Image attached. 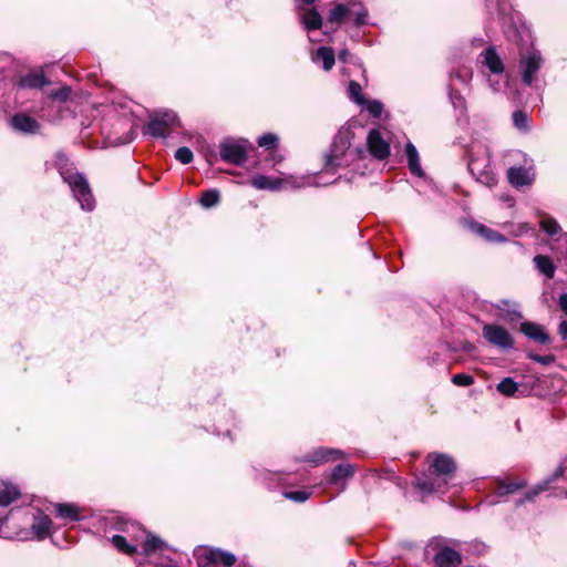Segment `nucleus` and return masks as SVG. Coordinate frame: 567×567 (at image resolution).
Masks as SVG:
<instances>
[{"label": "nucleus", "mask_w": 567, "mask_h": 567, "mask_svg": "<svg viewBox=\"0 0 567 567\" xmlns=\"http://www.w3.org/2000/svg\"><path fill=\"white\" fill-rule=\"evenodd\" d=\"M433 559L436 567H457L462 561L460 553L450 547L440 548Z\"/></svg>", "instance_id": "obj_18"}, {"label": "nucleus", "mask_w": 567, "mask_h": 567, "mask_svg": "<svg viewBox=\"0 0 567 567\" xmlns=\"http://www.w3.org/2000/svg\"><path fill=\"white\" fill-rule=\"evenodd\" d=\"M10 511L8 512V519H4L2 522V527H1V530H0V536H3V537H16V533H17V529H18V525H24L25 524V519L24 518H19V519H11L10 517Z\"/></svg>", "instance_id": "obj_31"}, {"label": "nucleus", "mask_w": 567, "mask_h": 567, "mask_svg": "<svg viewBox=\"0 0 567 567\" xmlns=\"http://www.w3.org/2000/svg\"><path fill=\"white\" fill-rule=\"evenodd\" d=\"M296 2H297V3H299V2H303L305 4L310 6V4H312V3L315 2V0H296Z\"/></svg>", "instance_id": "obj_54"}, {"label": "nucleus", "mask_w": 567, "mask_h": 567, "mask_svg": "<svg viewBox=\"0 0 567 567\" xmlns=\"http://www.w3.org/2000/svg\"><path fill=\"white\" fill-rule=\"evenodd\" d=\"M353 138L354 133L350 126L341 127L338 131L332 142L330 153L327 155V169L346 167L358 158V152L351 148V142Z\"/></svg>", "instance_id": "obj_3"}, {"label": "nucleus", "mask_w": 567, "mask_h": 567, "mask_svg": "<svg viewBox=\"0 0 567 567\" xmlns=\"http://www.w3.org/2000/svg\"><path fill=\"white\" fill-rule=\"evenodd\" d=\"M116 528L125 533L128 539L137 545L143 542V553L146 557H151L157 550H163L166 545L157 536L148 534L138 524L126 522L123 518L118 519Z\"/></svg>", "instance_id": "obj_4"}, {"label": "nucleus", "mask_w": 567, "mask_h": 567, "mask_svg": "<svg viewBox=\"0 0 567 567\" xmlns=\"http://www.w3.org/2000/svg\"><path fill=\"white\" fill-rule=\"evenodd\" d=\"M113 545L122 553L132 555L136 551V544L128 543V537L122 535H114L112 537Z\"/></svg>", "instance_id": "obj_33"}, {"label": "nucleus", "mask_w": 567, "mask_h": 567, "mask_svg": "<svg viewBox=\"0 0 567 567\" xmlns=\"http://www.w3.org/2000/svg\"><path fill=\"white\" fill-rule=\"evenodd\" d=\"M365 109L367 111L370 113V115H372L373 117H380L382 115V112H383V104L378 101V100H373V101H365Z\"/></svg>", "instance_id": "obj_40"}, {"label": "nucleus", "mask_w": 567, "mask_h": 567, "mask_svg": "<svg viewBox=\"0 0 567 567\" xmlns=\"http://www.w3.org/2000/svg\"><path fill=\"white\" fill-rule=\"evenodd\" d=\"M566 497H567V491H566Z\"/></svg>", "instance_id": "obj_55"}, {"label": "nucleus", "mask_w": 567, "mask_h": 567, "mask_svg": "<svg viewBox=\"0 0 567 567\" xmlns=\"http://www.w3.org/2000/svg\"><path fill=\"white\" fill-rule=\"evenodd\" d=\"M513 121H514V125L518 128V130H525L527 128V125H528V117L527 115L522 112V111H516L514 112L513 114Z\"/></svg>", "instance_id": "obj_42"}, {"label": "nucleus", "mask_w": 567, "mask_h": 567, "mask_svg": "<svg viewBox=\"0 0 567 567\" xmlns=\"http://www.w3.org/2000/svg\"><path fill=\"white\" fill-rule=\"evenodd\" d=\"M543 63L542 55L538 51H532L520 58V68L523 72V81L530 85Z\"/></svg>", "instance_id": "obj_13"}, {"label": "nucleus", "mask_w": 567, "mask_h": 567, "mask_svg": "<svg viewBox=\"0 0 567 567\" xmlns=\"http://www.w3.org/2000/svg\"><path fill=\"white\" fill-rule=\"evenodd\" d=\"M554 483L551 481V477L544 481L542 484H538L536 487H534L532 491L527 492L525 496L517 501L516 505L520 506L525 502H532L539 493L546 491L549 486V484Z\"/></svg>", "instance_id": "obj_35"}, {"label": "nucleus", "mask_w": 567, "mask_h": 567, "mask_svg": "<svg viewBox=\"0 0 567 567\" xmlns=\"http://www.w3.org/2000/svg\"><path fill=\"white\" fill-rule=\"evenodd\" d=\"M47 84H49V81L43 72H31L21 76L18 82L21 89H41Z\"/></svg>", "instance_id": "obj_22"}, {"label": "nucleus", "mask_w": 567, "mask_h": 567, "mask_svg": "<svg viewBox=\"0 0 567 567\" xmlns=\"http://www.w3.org/2000/svg\"><path fill=\"white\" fill-rule=\"evenodd\" d=\"M11 519L24 518V525H18L16 538L20 540H42L51 535L52 520L40 509L33 507L10 509Z\"/></svg>", "instance_id": "obj_1"}, {"label": "nucleus", "mask_w": 567, "mask_h": 567, "mask_svg": "<svg viewBox=\"0 0 567 567\" xmlns=\"http://www.w3.org/2000/svg\"><path fill=\"white\" fill-rule=\"evenodd\" d=\"M558 305L561 311L567 316V292L559 296Z\"/></svg>", "instance_id": "obj_47"}, {"label": "nucleus", "mask_w": 567, "mask_h": 567, "mask_svg": "<svg viewBox=\"0 0 567 567\" xmlns=\"http://www.w3.org/2000/svg\"><path fill=\"white\" fill-rule=\"evenodd\" d=\"M220 199L219 192L216 189H209L203 193L200 198V204L206 207L210 208L218 204Z\"/></svg>", "instance_id": "obj_36"}, {"label": "nucleus", "mask_w": 567, "mask_h": 567, "mask_svg": "<svg viewBox=\"0 0 567 567\" xmlns=\"http://www.w3.org/2000/svg\"><path fill=\"white\" fill-rule=\"evenodd\" d=\"M56 165L63 181L70 186L74 198L80 203L82 209L91 212L94 209L95 202L86 178L74 167L68 164V158L56 155Z\"/></svg>", "instance_id": "obj_2"}, {"label": "nucleus", "mask_w": 567, "mask_h": 567, "mask_svg": "<svg viewBox=\"0 0 567 567\" xmlns=\"http://www.w3.org/2000/svg\"><path fill=\"white\" fill-rule=\"evenodd\" d=\"M535 268L546 277V279H551L556 272V266L553 260L545 255H536L533 259Z\"/></svg>", "instance_id": "obj_26"}, {"label": "nucleus", "mask_w": 567, "mask_h": 567, "mask_svg": "<svg viewBox=\"0 0 567 567\" xmlns=\"http://www.w3.org/2000/svg\"><path fill=\"white\" fill-rule=\"evenodd\" d=\"M251 185L257 189H270V190H279L281 188H288V187H300L301 184H297V182L291 177L286 178H275L271 179L268 176L265 175H258L251 178L250 181Z\"/></svg>", "instance_id": "obj_12"}, {"label": "nucleus", "mask_w": 567, "mask_h": 567, "mask_svg": "<svg viewBox=\"0 0 567 567\" xmlns=\"http://www.w3.org/2000/svg\"><path fill=\"white\" fill-rule=\"evenodd\" d=\"M285 497L295 502H305L309 498V493L305 491L286 492Z\"/></svg>", "instance_id": "obj_45"}, {"label": "nucleus", "mask_w": 567, "mask_h": 567, "mask_svg": "<svg viewBox=\"0 0 567 567\" xmlns=\"http://www.w3.org/2000/svg\"><path fill=\"white\" fill-rule=\"evenodd\" d=\"M497 391L505 396H517L523 394L520 385L512 378L503 379L496 386Z\"/></svg>", "instance_id": "obj_29"}, {"label": "nucleus", "mask_w": 567, "mask_h": 567, "mask_svg": "<svg viewBox=\"0 0 567 567\" xmlns=\"http://www.w3.org/2000/svg\"><path fill=\"white\" fill-rule=\"evenodd\" d=\"M529 229H530V227H529V225H528V224H522V225L519 226V230H518V233L516 234V236H519V235H522V234H524V233L528 231Z\"/></svg>", "instance_id": "obj_51"}, {"label": "nucleus", "mask_w": 567, "mask_h": 567, "mask_svg": "<svg viewBox=\"0 0 567 567\" xmlns=\"http://www.w3.org/2000/svg\"><path fill=\"white\" fill-rule=\"evenodd\" d=\"M452 382L458 386H468L473 384L474 378L470 374L458 373L452 378Z\"/></svg>", "instance_id": "obj_43"}, {"label": "nucleus", "mask_w": 567, "mask_h": 567, "mask_svg": "<svg viewBox=\"0 0 567 567\" xmlns=\"http://www.w3.org/2000/svg\"><path fill=\"white\" fill-rule=\"evenodd\" d=\"M199 564L203 566L223 565L231 567L236 563V556L218 548H202L197 551Z\"/></svg>", "instance_id": "obj_11"}, {"label": "nucleus", "mask_w": 567, "mask_h": 567, "mask_svg": "<svg viewBox=\"0 0 567 567\" xmlns=\"http://www.w3.org/2000/svg\"><path fill=\"white\" fill-rule=\"evenodd\" d=\"M246 141L226 140L220 144V157L231 164L240 165L247 158Z\"/></svg>", "instance_id": "obj_10"}, {"label": "nucleus", "mask_w": 567, "mask_h": 567, "mask_svg": "<svg viewBox=\"0 0 567 567\" xmlns=\"http://www.w3.org/2000/svg\"><path fill=\"white\" fill-rule=\"evenodd\" d=\"M138 567H147L146 564H138ZM155 567H174L173 565H156Z\"/></svg>", "instance_id": "obj_53"}, {"label": "nucleus", "mask_w": 567, "mask_h": 567, "mask_svg": "<svg viewBox=\"0 0 567 567\" xmlns=\"http://www.w3.org/2000/svg\"><path fill=\"white\" fill-rule=\"evenodd\" d=\"M535 174L533 167L513 166L507 171V179L514 187L529 186L534 182Z\"/></svg>", "instance_id": "obj_14"}, {"label": "nucleus", "mask_w": 567, "mask_h": 567, "mask_svg": "<svg viewBox=\"0 0 567 567\" xmlns=\"http://www.w3.org/2000/svg\"><path fill=\"white\" fill-rule=\"evenodd\" d=\"M344 454L340 450L320 447L315 450L309 457L305 458V461L315 464H320L328 461L339 460L342 458Z\"/></svg>", "instance_id": "obj_20"}, {"label": "nucleus", "mask_w": 567, "mask_h": 567, "mask_svg": "<svg viewBox=\"0 0 567 567\" xmlns=\"http://www.w3.org/2000/svg\"><path fill=\"white\" fill-rule=\"evenodd\" d=\"M429 460H432L431 465L434 468L437 476H444V478H436L435 481L419 480L417 486L422 492L432 493L439 491L442 485L446 484V476L451 475L456 466L452 457L446 454H430Z\"/></svg>", "instance_id": "obj_5"}, {"label": "nucleus", "mask_w": 567, "mask_h": 567, "mask_svg": "<svg viewBox=\"0 0 567 567\" xmlns=\"http://www.w3.org/2000/svg\"><path fill=\"white\" fill-rule=\"evenodd\" d=\"M566 471H567V457L556 468V471L551 475V481H554V482L557 481L559 477H561L565 474Z\"/></svg>", "instance_id": "obj_46"}, {"label": "nucleus", "mask_w": 567, "mask_h": 567, "mask_svg": "<svg viewBox=\"0 0 567 567\" xmlns=\"http://www.w3.org/2000/svg\"><path fill=\"white\" fill-rule=\"evenodd\" d=\"M554 483L551 481V477L544 481L542 484H538L536 487H534L532 491L527 492L525 496L517 501L516 505L520 506L525 502H532L539 493L546 491L549 486V484Z\"/></svg>", "instance_id": "obj_34"}, {"label": "nucleus", "mask_w": 567, "mask_h": 567, "mask_svg": "<svg viewBox=\"0 0 567 567\" xmlns=\"http://www.w3.org/2000/svg\"><path fill=\"white\" fill-rule=\"evenodd\" d=\"M369 152L378 159H384L390 154V145L383 140L380 132L372 130L367 137Z\"/></svg>", "instance_id": "obj_15"}, {"label": "nucleus", "mask_w": 567, "mask_h": 567, "mask_svg": "<svg viewBox=\"0 0 567 567\" xmlns=\"http://www.w3.org/2000/svg\"><path fill=\"white\" fill-rule=\"evenodd\" d=\"M178 117L172 111L157 113L148 123L146 133L154 137H166L178 126Z\"/></svg>", "instance_id": "obj_7"}, {"label": "nucleus", "mask_w": 567, "mask_h": 567, "mask_svg": "<svg viewBox=\"0 0 567 567\" xmlns=\"http://www.w3.org/2000/svg\"><path fill=\"white\" fill-rule=\"evenodd\" d=\"M494 307L498 311L497 317L506 322L512 323L522 318L519 307L514 301L502 299Z\"/></svg>", "instance_id": "obj_16"}, {"label": "nucleus", "mask_w": 567, "mask_h": 567, "mask_svg": "<svg viewBox=\"0 0 567 567\" xmlns=\"http://www.w3.org/2000/svg\"><path fill=\"white\" fill-rule=\"evenodd\" d=\"M10 124L13 130L24 134L37 133L40 127L37 120L23 113L13 115L10 120Z\"/></svg>", "instance_id": "obj_17"}, {"label": "nucleus", "mask_w": 567, "mask_h": 567, "mask_svg": "<svg viewBox=\"0 0 567 567\" xmlns=\"http://www.w3.org/2000/svg\"><path fill=\"white\" fill-rule=\"evenodd\" d=\"M470 227L475 234H477L478 236H481L488 243H505L506 241V238L502 234H499L498 231H496L492 228H488L485 225L480 224L477 221H472L470 224Z\"/></svg>", "instance_id": "obj_21"}, {"label": "nucleus", "mask_w": 567, "mask_h": 567, "mask_svg": "<svg viewBox=\"0 0 567 567\" xmlns=\"http://www.w3.org/2000/svg\"><path fill=\"white\" fill-rule=\"evenodd\" d=\"M349 95L352 101H354L359 105H364L365 100L362 95V89L361 85L355 82L351 81L349 84Z\"/></svg>", "instance_id": "obj_37"}, {"label": "nucleus", "mask_w": 567, "mask_h": 567, "mask_svg": "<svg viewBox=\"0 0 567 567\" xmlns=\"http://www.w3.org/2000/svg\"><path fill=\"white\" fill-rule=\"evenodd\" d=\"M525 486H526V482L523 480L516 481V482L498 481L496 493L498 496L513 494L516 491L524 488Z\"/></svg>", "instance_id": "obj_32"}, {"label": "nucleus", "mask_w": 567, "mask_h": 567, "mask_svg": "<svg viewBox=\"0 0 567 567\" xmlns=\"http://www.w3.org/2000/svg\"><path fill=\"white\" fill-rule=\"evenodd\" d=\"M405 154L408 157L409 168L415 176H422L423 171L420 165L419 153L412 143H408L405 146Z\"/></svg>", "instance_id": "obj_28"}, {"label": "nucleus", "mask_w": 567, "mask_h": 567, "mask_svg": "<svg viewBox=\"0 0 567 567\" xmlns=\"http://www.w3.org/2000/svg\"><path fill=\"white\" fill-rule=\"evenodd\" d=\"M257 143L260 147H264L267 150L274 148V147H276V145L278 143V137H277V135H275L272 133H267V134L259 136L257 140Z\"/></svg>", "instance_id": "obj_39"}, {"label": "nucleus", "mask_w": 567, "mask_h": 567, "mask_svg": "<svg viewBox=\"0 0 567 567\" xmlns=\"http://www.w3.org/2000/svg\"><path fill=\"white\" fill-rule=\"evenodd\" d=\"M491 86H492L494 92H498L501 90L499 86H498V83H496V82H492L491 81Z\"/></svg>", "instance_id": "obj_52"}, {"label": "nucleus", "mask_w": 567, "mask_h": 567, "mask_svg": "<svg viewBox=\"0 0 567 567\" xmlns=\"http://www.w3.org/2000/svg\"><path fill=\"white\" fill-rule=\"evenodd\" d=\"M520 331L527 338H529L540 344H545V343L549 342L548 333L545 331L544 327L538 323L530 322V321L522 322Z\"/></svg>", "instance_id": "obj_19"}, {"label": "nucleus", "mask_w": 567, "mask_h": 567, "mask_svg": "<svg viewBox=\"0 0 567 567\" xmlns=\"http://www.w3.org/2000/svg\"><path fill=\"white\" fill-rule=\"evenodd\" d=\"M558 333L564 341H567V320L559 323Z\"/></svg>", "instance_id": "obj_48"}, {"label": "nucleus", "mask_w": 567, "mask_h": 567, "mask_svg": "<svg viewBox=\"0 0 567 567\" xmlns=\"http://www.w3.org/2000/svg\"><path fill=\"white\" fill-rule=\"evenodd\" d=\"M300 21L307 31L318 30L322 27V17L313 8L301 13Z\"/></svg>", "instance_id": "obj_27"}, {"label": "nucleus", "mask_w": 567, "mask_h": 567, "mask_svg": "<svg viewBox=\"0 0 567 567\" xmlns=\"http://www.w3.org/2000/svg\"><path fill=\"white\" fill-rule=\"evenodd\" d=\"M484 339L492 346L501 350H509L514 348V338L502 326L485 323L482 328Z\"/></svg>", "instance_id": "obj_9"}, {"label": "nucleus", "mask_w": 567, "mask_h": 567, "mask_svg": "<svg viewBox=\"0 0 567 567\" xmlns=\"http://www.w3.org/2000/svg\"><path fill=\"white\" fill-rule=\"evenodd\" d=\"M530 358L536 361V362H539L542 364H548L553 361V358L551 357H542V355H530Z\"/></svg>", "instance_id": "obj_49"}, {"label": "nucleus", "mask_w": 567, "mask_h": 567, "mask_svg": "<svg viewBox=\"0 0 567 567\" xmlns=\"http://www.w3.org/2000/svg\"><path fill=\"white\" fill-rule=\"evenodd\" d=\"M349 55H350L349 51H348L347 49H343V50H341V51L339 52L338 58H339V60H340V61H342V62H347V61H348Z\"/></svg>", "instance_id": "obj_50"}, {"label": "nucleus", "mask_w": 567, "mask_h": 567, "mask_svg": "<svg viewBox=\"0 0 567 567\" xmlns=\"http://www.w3.org/2000/svg\"><path fill=\"white\" fill-rule=\"evenodd\" d=\"M483 63L494 74H501L504 71V65L501 58L495 52L494 48L486 49L483 53Z\"/></svg>", "instance_id": "obj_24"}, {"label": "nucleus", "mask_w": 567, "mask_h": 567, "mask_svg": "<svg viewBox=\"0 0 567 567\" xmlns=\"http://www.w3.org/2000/svg\"><path fill=\"white\" fill-rule=\"evenodd\" d=\"M55 512L58 517L69 520H79L80 513L79 507L73 504H56Z\"/></svg>", "instance_id": "obj_30"}, {"label": "nucleus", "mask_w": 567, "mask_h": 567, "mask_svg": "<svg viewBox=\"0 0 567 567\" xmlns=\"http://www.w3.org/2000/svg\"><path fill=\"white\" fill-rule=\"evenodd\" d=\"M540 227L545 233H547L550 236L556 235L560 230L558 223L549 216H545L542 218Z\"/></svg>", "instance_id": "obj_38"}, {"label": "nucleus", "mask_w": 567, "mask_h": 567, "mask_svg": "<svg viewBox=\"0 0 567 567\" xmlns=\"http://www.w3.org/2000/svg\"><path fill=\"white\" fill-rule=\"evenodd\" d=\"M368 10L365 7L357 0H349L346 3H337L329 11L327 21L329 23L341 24L348 19H353L355 25H362L367 23Z\"/></svg>", "instance_id": "obj_6"}, {"label": "nucleus", "mask_w": 567, "mask_h": 567, "mask_svg": "<svg viewBox=\"0 0 567 567\" xmlns=\"http://www.w3.org/2000/svg\"><path fill=\"white\" fill-rule=\"evenodd\" d=\"M312 61L316 63H322L324 71H330L334 65L336 56L331 48L321 47L312 55Z\"/></svg>", "instance_id": "obj_25"}, {"label": "nucleus", "mask_w": 567, "mask_h": 567, "mask_svg": "<svg viewBox=\"0 0 567 567\" xmlns=\"http://www.w3.org/2000/svg\"><path fill=\"white\" fill-rule=\"evenodd\" d=\"M175 158L182 164H189L193 161V152L188 147H179L175 152Z\"/></svg>", "instance_id": "obj_41"}, {"label": "nucleus", "mask_w": 567, "mask_h": 567, "mask_svg": "<svg viewBox=\"0 0 567 567\" xmlns=\"http://www.w3.org/2000/svg\"><path fill=\"white\" fill-rule=\"evenodd\" d=\"M489 159L488 153L485 158L472 157L468 163V169L478 183L492 188L497 184L498 179L491 167Z\"/></svg>", "instance_id": "obj_8"}, {"label": "nucleus", "mask_w": 567, "mask_h": 567, "mask_svg": "<svg viewBox=\"0 0 567 567\" xmlns=\"http://www.w3.org/2000/svg\"><path fill=\"white\" fill-rule=\"evenodd\" d=\"M354 467L351 464H339L330 474L329 483L339 485L351 478L354 474Z\"/></svg>", "instance_id": "obj_23"}, {"label": "nucleus", "mask_w": 567, "mask_h": 567, "mask_svg": "<svg viewBox=\"0 0 567 567\" xmlns=\"http://www.w3.org/2000/svg\"><path fill=\"white\" fill-rule=\"evenodd\" d=\"M70 95H71V89L69 86H62L61 89H59L56 91H52L50 93V97H52L54 100H59L61 102L68 101Z\"/></svg>", "instance_id": "obj_44"}]
</instances>
